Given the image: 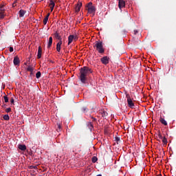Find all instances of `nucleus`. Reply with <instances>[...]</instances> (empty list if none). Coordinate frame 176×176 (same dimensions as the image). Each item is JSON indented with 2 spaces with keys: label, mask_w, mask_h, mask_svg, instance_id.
Wrapping results in <instances>:
<instances>
[{
  "label": "nucleus",
  "mask_w": 176,
  "mask_h": 176,
  "mask_svg": "<svg viewBox=\"0 0 176 176\" xmlns=\"http://www.w3.org/2000/svg\"><path fill=\"white\" fill-rule=\"evenodd\" d=\"M81 112H82V113H85V115H87V116H91V113H93V111H90V110H89V109L86 106H83L81 108Z\"/></svg>",
  "instance_id": "20e7f679"
},
{
  "label": "nucleus",
  "mask_w": 176,
  "mask_h": 176,
  "mask_svg": "<svg viewBox=\"0 0 176 176\" xmlns=\"http://www.w3.org/2000/svg\"><path fill=\"white\" fill-rule=\"evenodd\" d=\"M10 103H11V105L14 104V99L13 98H11Z\"/></svg>",
  "instance_id": "7c9ffc66"
},
{
  "label": "nucleus",
  "mask_w": 176,
  "mask_h": 176,
  "mask_svg": "<svg viewBox=\"0 0 176 176\" xmlns=\"http://www.w3.org/2000/svg\"><path fill=\"white\" fill-rule=\"evenodd\" d=\"M50 16V13H48L45 19H43V24L44 25H46L47 24V21H49V16Z\"/></svg>",
  "instance_id": "dca6fc26"
},
{
  "label": "nucleus",
  "mask_w": 176,
  "mask_h": 176,
  "mask_svg": "<svg viewBox=\"0 0 176 176\" xmlns=\"http://www.w3.org/2000/svg\"><path fill=\"white\" fill-rule=\"evenodd\" d=\"M13 47H10V53H13Z\"/></svg>",
  "instance_id": "473e14b6"
},
{
  "label": "nucleus",
  "mask_w": 176,
  "mask_h": 176,
  "mask_svg": "<svg viewBox=\"0 0 176 176\" xmlns=\"http://www.w3.org/2000/svg\"><path fill=\"white\" fill-rule=\"evenodd\" d=\"M61 45H63V41H58L56 44V50L57 52H60Z\"/></svg>",
  "instance_id": "f8f14e48"
},
{
  "label": "nucleus",
  "mask_w": 176,
  "mask_h": 176,
  "mask_svg": "<svg viewBox=\"0 0 176 176\" xmlns=\"http://www.w3.org/2000/svg\"><path fill=\"white\" fill-rule=\"evenodd\" d=\"M6 8L5 7V4L0 5V12H5Z\"/></svg>",
  "instance_id": "aec40b11"
},
{
  "label": "nucleus",
  "mask_w": 176,
  "mask_h": 176,
  "mask_svg": "<svg viewBox=\"0 0 176 176\" xmlns=\"http://www.w3.org/2000/svg\"><path fill=\"white\" fill-rule=\"evenodd\" d=\"M30 75H34V72H30Z\"/></svg>",
  "instance_id": "ea45409f"
},
{
  "label": "nucleus",
  "mask_w": 176,
  "mask_h": 176,
  "mask_svg": "<svg viewBox=\"0 0 176 176\" xmlns=\"http://www.w3.org/2000/svg\"><path fill=\"white\" fill-rule=\"evenodd\" d=\"M52 45H53V40H49L47 43V49H50V47H52Z\"/></svg>",
  "instance_id": "4be33fe9"
},
{
  "label": "nucleus",
  "mask_w": 176,
  "mask_h": 176,
  "mask_svg": "<svg viewBox=\"0 0 176 176\" xmlns=\"http://www.w3.org/2000/svg\"><path fill=\"white\" fill-rule=\"evenodd\" d=\"M54 35L56 39H58L59 42H61V41H63V38H61V36H60V33L56 32Z\"/></svg>",
  "instance_id": "9b49d317"
},
{
  "label": "nucleus",
  "mask_w": 176,
  "mask_h": 176,
  "mask_svg": "<svg viewBox=\"0 0 176 176\" xmlns=\"http://www.w3.org/2000/svg\"><path fill=\"white\" fill-rule=\"evenodd\" d=\"M15 3H16V2L12 3V8H14V6H16Z\"/></svg>",
  "instance_id": "4c0bfd02"
},
{
  "label": "nucleus",
  "mask_w": 176,
  "mask_h": 176,
  "mask_svg": "<svg viewBox=\"0 0 176 176\" xmlns=\"http://www.w3.org/2000/svg\"><path fill=\"white\" fill-rule=\"evenodd\" d=\"M98 160V159L97 158V157H92V163H96V162H97Z\"/></svg>",
  "instance_id": "cd10ccee"
},
{
  "label": "nucleus",
  "mask_w": 176,
  "mask_h": 176,
  "mask_svg": "<svg viewBox=\"0 0 176 176\" xmlns=\"http://www.w3.org/2000/svg\"><path fill=\"white\" fill-rule=\"evenodd\" d=\"M116 141L117 144H119V142H120V138L116 137Z\"/></svg>",
  "instance_id": "c756f323"
},
{
  "label": "nucleus",
  "mask_w": 176,
  "mask_h": 176,
  "mask_svg": "<svg viewBox=\"0 0 176 176\" xmlns=\"http://www.w3.org/2000/svg\"><path fill=\"white\" fill-rule=\"evenodd\" d=\"M89 74H93L91 68L87 66H84L80 69L78 78L82 85H86V83H87V76H89Z\"/></svg>",
  "instance_id": "f257e3e1"
},
{
  "label": "nucleus",
  "mask_w": 176,
  "mask_h": 176,
  "mask_svg": "<svg viewBox=\"0 0 176 176\" xmlns=\"http://www.w3.org/2000/svg\"><path fill=\"white\" fill-rule=\"evenodd\" d=\"M49 41H53V37L50 36V37L49 38Z\"/></svg>",
  "instance_id": "e433bc0d"
},
{
  "label": "nucleus",
  "mask_w": 176,
  "mask_h": 176,
  "mask_svg": "<svg viewBox=\"0 0 176 176\" xmlns=\"http://www.w3.org/2000/svg\"><path fill=\"white\" fill-rule=\"evenodd\" d=\"M5 102H9V98H8V96H3Z\"/></svg>",
  "instance_id": "bb28decb"
},
{
  "label": "nucleus",
  "mask_w": 176,
  "mask_h": 176,
  "mask_svg": "<svg viewBox=\"0 0 176 176\" xmlns=\"http://www.w3.org/2000/svg\"><path fill=\"white\" fill-rule=\"evenodd\" d=\"M101 115L102 118H105L106 116H108V113H107L106 111H102Z\"/></svg>",
  "instance_id": "5701e85b"
},
{
  "label": "nucleus",
  "mask_w": 176,
  "mask_h": 176,
  "mask_svg": "<svg viewBox=\"0 0 176 176\" xmlns=\"http://www.w3.org/2000/svg\"><path fill=\"white\" fill-rule=\"evenodd\" d=\"M102 64H104V65H107V64L109 63V57L108 56H103L100 59Z\"/></svg>",
  "instance_id": "423d86ee"
},
{
  "label": "nucleus",
  "mask_w": 176,
  "mask_h": 176,
  "mask_svg": "<svg viewBox=\"0 0 176 176\" xmlns=\"http://www.w3.org/2000/svg\"><path fill=\"white\" fill-rule=\"evenodd\" d=\"M50 6L51 12H53V10L54 9V6H56V3L53 0L50 1Z\"/></svg>",
  "instance_id": "ddd939ff"
},
{
  "label": "nucleus",
  "mask_w": 176,
  "mask_h": 176,
  "mask_svg": "<svg viewBox=\"0 0 176 176\" xmlns=\"http://www.w3.org/2000/svg\"><path fill=\"white\" fill-rule=\"evenodd\" d=\"M73 41H78V36L69 35L68 36V45H71Z\"/></svg>",
  "instance_id": "39448f33"
},
{
  "label": "nucleus",
  "mask_w": 176,
  "mask_h": 176,
  "mask_svg": "<svg viewBox=\"0 0 176 176\" xmlns=\"http://www.w3.org/2000/svg\"><path fill=\"white\" fill-rule=\"evenodd\" d=\"M87 10L88 11V13L90 14L96 13V7L93 6V3L89 2L86 6Z\"/></svg>",
  "instance_id": "7ed1b4c3"
},
{
  "label": "nucleus",
  "mask_w": 176,
  "mask_h": 176,
  "mask_svg": "<svg viewBox=\"0 0 176 176\" xmlns=\"http://www.w3.org/2000/svg\"><path fill=\"white\" fill-rule=\"evenodd\" d=\"M41 72H38L36 74V78L37 79H39V78H41Z\"/></svg>",
  "instance_id": "a878e982"
},
{
  "label": "nucleus",
  "mask_w": 176,
  "mask_h": 176,
  "mask_svg": "<svg viewBox=\"0 0 176 176\" xmlns=\"http://www.w3.org/2000/svg\"><path fill=\"white\" fill-rule=\"evenodd\" d=\"M42 57V47L39 46L37 54V58H41Z\"/></svg>",
  "instance_id": "4468645a"
},
{
  "label": "nucleus",
  "mask_w": 176,
  "mask_h": 176,
  "mask_svg": "<svg viewBox=\"0 0 176 176\" xmlns=\"http://www.w3.org/2000/svg\"><path fill=\"white\" fill-rule=\"evenodd\" d=\"M25 13H27V11H26V10H20L19 12V17H20V18L24 17Z\"/></svg>",
  "instance_id": "2eb2a0df"
},
{
  "label": "nucleus",
  "mask_w": 176,
  "mask_h": 176,
  "mask_svg": "<svg viewBox=\"0 0 176 176\" xmlns=\"http://www.w3.org/2000/svg\"><path fill=\"white\" fill-rule=\"evenodd\" d=\"M18 148L21 151H25L27 149V146H25V144H19Z\"/></svg>",
  "instance_id": "f3484780"
},
{
  "label": "nucleus",
  "mask_w": 176,
  "mask_h": 176,
  "mask_svg": "<svg viewBox=\"0 0 176 176\" xmlns=\"http://www.w3.org/2000/svg\"><path fill=\"white\" fill-rule=\"evenodd\" d=\"M30 168H36V166H30Z\"/></svg>",
  "instance_id": "c9c22d12"
},
{
  "label": "nucleus",
  "mask_w": 176,
  "mask_h": 176,
  "mask_svg": "<svg viewBox=\"0 0 176 176\" xmlns=\"http://www.w3.org/2000/svg\"><path fill=\"white\" fill-rule=\"evenodd\" d=\"M58 129H61V126L60 125H58Z\"/></svg>",
  "instance_id": "58836bf2"
},
{
  "label": "nucleus",
  "mask_w": 176,
  "mask_h": 176,
  "mask_svg": "<svg viewBox=\"0 0 176 176\" xmlns=\"http://www.w3.org/2000/svg\"><path fill=\"white\" fill-rule=\"evenodd\" d=\"M81 8H82V3H78L76 6L75 7V12H76V13H78V12H80Z\"/></svg>",
  "instance_id": "9d476101"
},
{
  "label": "nucleus",
  "mask_w": 176,
  "mask_h": 176,
  "mask_svg": "<svg viewBox=\"0 0 176 176\" xmlns=\"http://www.w3.org/2000/svg\"><path fill=\"white\" fill-rule=\"evenodd\" d=\"M6 112H7V113H9L10 112H12V109L10 107L7 108L6 109Z\"/></svg>",
  "instance_id": "c85d7f7f"
},
{
  "label": "nucleus",
  "mask_w": 176,
  "mask_h": 176,
  "mask_svg": "<svg viewBox=\"0 0 176 176\" xmlns=\"http://www.w3.org/2000/svg\"><path fill=\"white\" fill-rule=\"evenodd\" d=\"M126 98H127V102L129 108H133V107H134V102H133L131 98H130L129 95H126Z\"/></svg>",
  "instance_id": "0eeeda50"
},
{
  "label": "nucleus",
  "mask_w": 176,
  "mask_h": 176,
  "mask_svg": "<svg viewBox=\"0 0 176 176\" xmlns=\"http://www.w3.org/2000/svg\"><path fill=\"white\" fill-rule=\"evenodd\" d=\"M137 34H138V30H134V34L137 35Z\"/></svg>",
  "instance_id": "f704fd0d"
},
{
  "label": "nucleus",
  "mask_w": 176,
  "mask_h": 176,
  "mask_svg": "<svg viewBox=\"0 0 176 176\" xmlns=\"http://www.w3.org/2000/svg\"><path fill=\"white\" fill-rule=\"evenodd\" d=\"M6 16V14H5V11H0V20H3Z\"/></svg>",
  "instance_id": "a211bd4d"
},
{
  "label": "nucleus",
  "mask_w": 176,
  "mask_h": 176,
  "mask_svg": "<svg viewBox=\"0 0 176 176\" xmlns=\"http://www.w3.org/2000/svg\"><path fill=\"white\" fill-rule=\"evenodd\" d=\"M91 119L93 120V122H96L97 120L96 118H94V117L91 116Z\"/></svg>",
  "instance_id": "72a5a7b5"
},
{
  "label": "nucleus",
  "mask_w": 176,
  "mask_h": 176,
  "mask_svg": "<svg viewBox=\"0 0 176 176\" xmlns=\"http://www.w3.org/2000/svg\"><path fill=\"white\" fill-rule=\"evenodd\" d=\"M94 49H96L97 52L100 53V54H102L105 53V50L104 49V45H102V41H96L94 44Z\"/></svg>",
  "instance_id": "f03ea898"
},
{
  "label": "nucleus",
  "mask_w": 176,
  "mask_h": 176,
  "mask_svg": "<svg viewBox=\"0 0 176 176\" xmlns=\"http://www.w3.org/2000/svg\"><path fill=\"white\" fill-rule=\"evenodd\" d=\"M158 138H160V140H162L164 138H163V136L162 135V134H159L158 135Z\"/></svg>",
  "instance_id": "2f4dec72"
},
{
  "label": "nucleus",
  "mask_w": 176,
  "mask_h": 176,
  "mask_svg": "<svg viewBox=\"0 0 176 176\" xmlns=\"http://www.w3.org/2000/svg\"><path fill=\"white\" fill-rule=\"evenodd\" d=\"M118 6L120 9H122V8H124V6H126V3L124 0H119Z\"/></svg>",
  "instance_id": "1a4fd4ad"
},
{
  "label": "nucleus",
  "mask_w": 176,
  "mask_h": 176,
  "mask_svg": "<svg viewBox=\"0 0 176 176\" xmlns=\"http://www.w3.org/2000/svg\"><path fill=\"white\" fill-rule=\"evenodd\" d=\"M27 71H28L29 72H31L32 74V72H34V67H32V66L29 65L27 67Z\"/></svg>",
  "instance_id": "412c9836"
},
{
  "label": "nucleus",
  "mask_w": 176,
  "mask_h": 176,
  "mask_svg": "<svg viewBox=\"0 0 176 176\" xmlns=\"http://www.w3.org/2000/svg\"><path fill=\"white\" fill-rule=\"evenodd\" d=\"M14 65H20V58H19V56H15L14 58Z\"/></svg>",
  "instance_id": "6e6552de"
},
{
  "label": "nucleus",
  "mask_w": 176,
  "mask_h": 176,
  "mask_svg": "<svg viewBox=\"0 0 176 176\" xmlns=\"http://www.w3.org/2000/svg\"><path fill=\"white\" fill-rule=\"evenodd\" d=\"M162 142L164 144V145H167V138H166V137H164V138L162 139Z\"/></svg>",
  "instance_id": "b1692460"
},
{
  "label": "nucleus",
  "mask_w": 176,
  "mask_h": 176,
  "mask_svg": "<svg viewBox=\"0 0 176 176\" xmlns=\"http://www.w3.org/2000/svg\"><path fill=\"white\" fill-rule=\"evenodd\" d=\"M3 119H4V120H9V119H10V118L9 117V115L6 114L3 116Z\"/></svg>",
  "instance_id": "393cba45"
},
{
  "label": "nucleus",
  "mask_w": 176,
  "mask_h": 176,
  "mask_svg": "<svg viewBox=\"0 0 176 176\" xmlns=\"http://www.w3.org/2000/svg\"><path fill=\"white\" fill-rule=\"evenodd\" d=\"M160 122H161V123L162 124H164V126H167V121H166V120H164V118L160 117Z\"/></svg>",
  "instance_id": "6ab92c4d"
},
{
  "label": "nucleus",
  "mask_w": 176,
  "mask_h": 176,
  "mask_svg": "<svg viewBox=\"0 0 176 176\" xmlns=\"http://www.w3.org/2000/svg\"><path fill=\"white\" fill-rule=\"evenodd\" d=\"M0 36H1V32H0Z\"/></svg>",
  "instance_id": "a19ab883"
}]
</instances>
